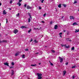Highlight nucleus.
<instances>
[{"instance_id": "8fccbe9b", "label": "nucleus", "mask_w": 79, "mask_h": 79, "mask_svg": "<svg viewBox=\"0 0 79 79\" xmlns=\"http://www.w3.org/2000/svg\"><path fill=\"white\" fill-rule=\"evenodd\" d=\"M63 32H66V30H64L63 31Z\"/></svg>"}, {"instance_id": "680f3d73", "label": "nucleus", "mask_w": 79, "mask_h": 79, "mask_svg": "<svg viewBox=\"0 0 79 79\" xmlns=\"http://www.w3.org/2000/svg\"><path fill=\"white\" fill-rule=\"evenodd\" d=\"M12 1H14V0H11Z\"/></svg>"}, {"instance_id": "de8ad7c7", "label": "nucleus", "mask_w": 79, "mask_h": 79, "mask_svg": "<svg viewBox=\"0 0 79 79\" xmlns=\"http://www.w3.org/2000/svg\"><path fill=\"white\" fill-rule=\"evenodd\" d=\"M77 3V2H76V1H74V3Z\"/></svg>"}, {"instance_id": "20e7f679", "label": "nucleus", "mask_w": 79, "mask_h": 79, "mask_svg": "<svg viewBox=\"0 0 79 79\" xmlns=\"http://www.w3.org/2000/svg\"><path fill=\"white\" fill-rule=\"evenodd\" d=\"M70 19L71 20H72V19H74V17H73V16H70Z\"/></svg>"}, {"instance_id": "603ef678", "label": "nucleus", "mask_w": 79, "mask_h": 79, "mask_svg": "<svg viewBox=\"0 0 79 79\" xmlns=\"http://www.w3.org/2000/svg\"><path fill=\"white\" fill-rule=\"evenodd\" d=\"M60 37H62V36L61 35H60Z\"/></svg>"}, {"instance_id": "f3484780", "label": "nucleus", "mask_w": 79, "mask_h": 79, "mask_svg": "<svg viewBox=\"0 0 79 79\" xmlns=\"http://www.w3.org/2000/svg\"><path fill=\"white\" fill-rule=\"evenodd\" d=\"M37 65L36 64H31V66H36Z\"/></svg>"}, {"instance_id": "dca6fc26", "label": "nucleus", "mask_w": 79, "mask_h": 79, "mask_svg": "<svg viewBox=\"0 0 79 79\" xmlns=\"http://www.w3.org/2000/svg\"><path fill=\"white\" fill-rule=\"evenodd\" d=\"M19 55V53H16L15 54V56H18V55Z\"/></svg>"}, {"instance_id": "cd10ccee", "label": "nucleus", "mask_w": 79, "mask_h": 79, "mask_svg": "<svg viewBox=\"0 0 79 79\" xmlns=\"http://www.w3.org/2000/svg\"><path fill=\"white\" fill-rule=\"evenodd\" d=\"M12 66H14V65H15L14 62H12Z\"/></svg>"}, {"instance_id": "ea45409f", "label": "nucleus", "mask_w": 79, "mask_h": 79, "mask_svg": "<svg viewBox=\"0 0 79 79\" xmlns=\"http://www.w3.org/2000/svg\"><path fill=\"white\" fill-rule=\"evenodd\" d=\"M25 51H28L29 50L28 49H27L25 50Z\"/></svg>"}, {"instance_id": "e433bc0d", "label": "nucleus", "mask_w": 79, "mask_h": 79, "mask_svg": "<svg viewBox=\"0 0 79 79\" xmlns=\"http://www.w3.org/2000/svg\"><path fill=\"white\" fill-rule=\"evenodd\" d=\"M45 16H46V14H44V17H45Z\"/></svg>"}, {"instance_id": "4be33fe9", "label": "nucleus", "mask_w": 79, "mask_h": 79, "mask_svg": "<svg viewBox=\"0 0 79 79\" xmlns=\"http://www.w3.org/2000/svg\"><path fill=\"white\" fill-rule=\"evenodd\" d=\"M67 41H70V38H67Z\"/></svg>"}, {"instance_id": "49530a36", "label": "nucleus", "mask_w": 79, "mask_h": 79, "mask_svg": "<svg viewBox=\"0 0 79 79\" xmlns=\"http://www.w3.org/2000/svg\"><path fill=\"white\" fill-rule=\"evenodd\" d=\"M61 34H62V32H60V33H59V35H61Z\"/></svg>"}, {"instance_id": "6ab92c4d", "label": "nucleus", "mask_w": 79, "mask_h": 79, "mask_svg": "<svg viewBox=\"0 0 79 79\" xmlns=\"http://www.w3.org/2000/svg\"><path fill=\"white\" fill-rule=\"evenodd\" d=\"M31 18H28V23H30L31 21Z\"/></svg>"}, {"instance_id": "f03ea898", "label": "nucleus", "mask_w": 79, "mask_h": 79, "mask_svg": "<svg viewBox=\"0 0 79 79\" xmlns=\"http://www.w3.org/2000/svg\"><path fill=\"white\" fill-rule=\"evenodd\" d=\"M18 32V31L16 29L14 30V33L16 34L17 32Z\"/></svg>"}, {"instance_id": "3c124183", "label": "nucleus", "mask_w": 79, "mask_h": 79, "mask_svg": "<svg viewBox=\"0 0 79 79\" xmlns=\"http://www.w3.org/2000/svg\"><path fill=\"white\" fill-rule=\"evenodd\" d=\"M2 5V3H0V6H1Z\"/></svg>"}, {"instance_id": "39448f33", "label": "nucleus", "mask_w": 79, "mask_h": 79, "mask_svg": "<svg viewBox=\"0 0 79 79\" xmlns=\"http://www.w3.org/2000/svg\"><path fill=\"white\" fill-rule=\"evenodd\" d=\"M37 74L38 77L41 76H42V74H41V73H37Z\"/></svg>"}, {"instance_id": "bf43d9fd", "label": "nucleus", "mask_w": 79, "mask_h": 79, "mask_svg": "<svg viewBox=\"0 0 79 79\" xmlns=\"http://www.w3.org/2000/svg\"><path fill=\"white\" fill-rule=\"evenodd\" d=\"M36 29H39V28H36Z\"/></svg>"}, {"instance_id": "58836bf2", "label": "nucleus", "mask_w": 79, "mask_h": 79, "mask_svg": "<svg viewBox=\"0 0 79 79\" xmlns=\"http://www.w3.org/2000/svg\"><path fill=\"white\" fill-rule=\"evenodd\" d=\"M52 22H50V24H52Z\"/></svg>"}, {"instance_id": "aec40b11", "label": "nucleus", "mask_w": 79, "mask_h": 79, "mask_svg": "<svg viewBox=\"0 0 79 79\" xmlns=\"http://www.w3.org/2000/svg\"><path fill=\"white\" fill-rule=\"evenodd\" d=\"M38 79H42V77L40 76V77H38Z\"/></svg>"}, {"instance_id": "052dcab7", "label": "nucleus", "mask_w": 79, "mask_h": 79, "mask_svg": "<svg viewBox=\"0 0 79 79\" xmlns=\"http://www.w3.org/2000/svg\"><path fill=\"white\" fill-rule=\"evenodd\" d=\"M10 10H11V9L10 8Z\"/></svg>"}, {"instance_id": "1a4fd4ad", "label": "nucleus", "mask_w": 79, "mask_h": 79, "mask_svg": "<svg viewBox=\"0 0 79 79\" xmlns=\"http://www.w3.org/2000/svg\"><path fill=\"white\" fill-rule=\"evenodd\" d=\"M57 27H58V26H57V25H55V26H54L55 29H57Z\"/></svg>"}, {"instance_id": "a19ab883", "label": "nucleus", "mask_w": 79, "mask_h": 79, "mask_svg": "<svg viewBox=\"0 0 79 79\" xmlns=\"http://www.w3.org/2000/svg\"><path fill=\"white\" fill-rule=\"evenodd\" d=\"M6 23H8V19H6Z\"/></svg>"}, {"instance_id": "9b49d317", "label": "nucleus", "mask_w": 79, "mask_h": 79, "mask_svg": "<svg viewBox=\"0 0 79 79\" xmlns=\"http://www.w3.org/2000/svg\"><path fill=\"white\" fill-rule=\"evenodd\" d=\"M3 15H6V12L5 10H4L3 11Z\"/></svg>"}, {"instance_id": "6e6552de", "label": "nucleus", "mask_w": 79, "mask_h": 79, "mask_svg": "<svg viewBox=\"0 0 79 79\" xmlns=\"http://www.w3.org/2000/svg\"><path fill=\"white\" fill-rule=\"evenodd\" d=\"M17 5H18L19 6H21V3H20V2H18L17 3Z\"/></svg>"}, {"instance_id": "72a5a7b5", "label": "nucleus", "mask_w": 79, "mask_h": 79, "mask_svg": "<svg viewBox=\"0 0 79 79\" xmlns=\"http://www.w3.org/2000/svg\"><path fill=\"white\" fill-rule=\"evenodd\" d=\"M39 10H41V7H40V6H39Z\"/></svg>"}, {"instance_id": "a18cd8bd", "label": "nucleus", "mask_w": 79, "mask_h": 79, "mask_svg": "<svg viewBox=\"0 0 79 79\" xmlns=\"http://www.w3.org/2000/svg\"><path fill=\"white\" fill-rule=\"evenodd\" d=\"M73 79H74V78H75V77H74V76H73Z\"/></svg>"}, {"instance_id": "a878e982", "label": "nucleus", "mask_w": 79, "mask_h": 79, "mask_svg": "<svg viewBox=\"0 0 79 79\" xmlns=\"http://www.w3.org/2000/svg\"><path fill=\"white\" fill-rule=\"evenodd\" d=\"M71 50H74V47H72L71 48Z\"/></svg>"}, {"instance_id": "37998d69", "label": "nucleus", "mask_w": 79, "mask_h": 79, "mask_svg": "<svg viewBox=\"0 0 79 79\" xmlns=\"http://www.w3.org/2000/svg\"><path fill=\"white\" fill-rule=\"evenodd\" d=\"M66 46V44H65L64 45V47H65V48L66 47V46Z\"/></svg>"}, {"instance_id": "393cba45", "label": "nucleus", "mask_w": 79, "mask_h": 79, "mask_svg": "<svg viewBox=\"0 0 79 79\" xmlns=\"http://www.w3.org/2000/svg\"><path fill=\"white\" fill-rule=\"evenodd\" d=\"M19 13L17 14L16 15V16H19Z\"/></svg>"}, {"instance_id": "c85d7f7f", "label": "nucleus", "mask_w": 79, "mask_h": 79, "mask_svg": "<svg viewBox=\"0 0 79 79\" xmlns=\"http://www.w3.org/2000/svg\"><path fill=\"white\" fill-rule=\"evenodd\" d=\"M40 1H41V3H44V0H40Z\"/></svg>"}, {"instance_id": "b1692460", "label": "nucleus", "mask_w": 79, "mask_h": 79, "mask_svg": "<svg viewBox=\"0 0 79 79\" xmlns=\"http://www.w3.org/2000/svg\"><path fill=\"white\" fill-rule=\"evenodd\" d=\"M34 42H35V43H37V41H36V40H34Z\"/></svg>"}, {"instance_id": "79ce46f5", "label": "nucleus", "mask_w": 79, "mask_h": 79, "mask_svg": "<svg viewBox=\"0 0 79 79\" xmlns=\"http://www.w3.org/2000/svg\"><path fill=\"white\" fill-rule=\"evenodd\" d=\"M41 22L43 23H45V22L44 21H42Z\"/></svg>"}, {"instance_id": "4d7b16f0", "label": "nucleus", "mask_w": 79, "mask_h": 79, "mask_svg": "<svg viewBox=\"0 0 79 79\" xmlns=\"http://www.w3.org/2000/svg\"><path fill=\"white\" fill-rule=\"evenodd\" d=\"M40 64H41V63H39V65Z\"/></svg>"}, {"instance_id": "ddd939ff", "label": "nucleus", "mask_w": 79, "mask_h": 79, "mask_svg": "<svg viewBox=\"0 0 79 79\" xmlns=\"http://www.w3.org/2000/svg\"><path fill=\"white\" fill-rule=\"evenodd\" d=\"M28 15L30 17L31 19H32V17H31V13H28Z\"/></svg>"}, {"instance_id": "5701e85b", "label": "nucleus", "mask_w": 79, "mask_h": 79, "mask_svg": "<svg viewBox=\"0 0 79 79\" xmlns=\"http://www.w3.org/2000/svg\"><path fill=\"white\" fill-rule=\"evenodd\" d=\"M22 58H25V55L24 54H23L22 55Z\"/></svg>"}, {"instance_id": "c9c22d12", "label": "nucleus", "mask_w": 79, "mask_h": 79, "mask_svg": "<svg viewBox=\"0 0 79 79\" xmlns=\"http://www.w3.org/2000/svg\"><path fill=\"white\" fill-rule=\"evenodd\" d=\"M50 64H51V66H53V64L52 63H50Z\"/></svg>"}, {"instance_id": "6e6d98bb", "label": "nucleus", "mask_w": 79, "mask_h": 79, "mask_svg": "<svg viewBox=\"0 0 79 79\" xmlns=\"http://www.w3.org/2000/svg\"><path fill=\"white\" fill-rule=\"evenodd\" d=\"M64 45H62V47H64Z\"/></svg>"}, {"instance_id": "e2e57ef3", "label": "nucleus", "mask_w": 79, "mask_h": 79, "mask_svg": "<svg viewBox=\"0 0 79 79\" xmlns=\"http://www.w3.org/2000/svg\"><path fill=\"white\" fill-rule=\"evenodd\" d=\"M62 18H63V17H62Z\"/></svg>"}, {"instance_id": "2f4dec72", "label": "nucleus", "mask_w": 79, "mask_h": 79, "mask_svg": "<svg viewBox=\"0 0 79 79\" xmlns=\"http://www.w3.org/2000/svg\"><path fill=\"white\" fill-rule=\"evenodd\" d=\"M63 6H64V7H66V5L65 4L63 5Z\"/></svg>"}, {"instance_id": "7ed1b4c3", "label": "nucleus", "mask_w": 79, "mask_h": 79, "mask_svg": "<svg viewBox=\"0 0 79 79\" xmlns=\"http://www.w3.org/2000/svg\"><path fill=\"white\" fill-rule=\"evenodd\" d=\"M4 65H5L6 66H9V64H8L7 62L4 63Z\"/></svg>"}, {"instance_id": "864d4df0", "label": "nucleus", "mask_w": 79, "mask_h": 79, "mask_svg": "<svg viewBox=\"0 0 79 79\" xmlns=\"http://www.w3.org/2000/svg\"><path fill=\"white\" fill-rule=\"evenodd\" d=\"M36 54H39V52L36 53Z\"/></svg>"}, {"instance_id": "473e14b6", "label": "nucleus", "mask_w": 79, "mask_h": 79, "mask_svg": "<svg viewBox=\"0 0 79 79\" xmlns=\"http://www.w3.org/2000/svg\"><path fill=\"white\" fill-rule=\"evenodd\" d=\"M26 6H27V5L26 4H25L24 5V7H26Z\"/></svg>"}, {"instance_id": "9d476101", "label": "nucleus", "mask_w": 79, "mask_h": 79, "mask_svg": "<svg viewBox=\"0 0 79 79\" xmlns=\"http://www.w3.org/2000/svg\"><path fill=\"white\" fill-rule=\"evenodd\" d=\"M27 9H31V7H30L29 6H27Z\"/></svg>"}, {"instance_id": "c756f323", "label": "nucleus", "mask_w": 79, "mask_h": 79, "mask_svg": "<svg viewBox=\"0 0 79 79\" xmlns=\"http://www.w3.org/2000/svg\"><path fill=\"white\" fill-rule=\"evenodd\" d=\"M51 52H52V53H55V51L54 50H51Z\"/></svg>"}, {"instance_id": "69168bd1", "label": "nucleus", "mask_w": 79, "mask_h": 79, "mask_svg": "<svg viewBox=\"0 0 79 79\" xmlns=\"http://www.w3.org/2000/svg\"><path fill=\"white\" fill-rule=\"evenodd\" d=\"M42 37H43V35H42Z\"/></svg>"}, {"instance_id": "0e129e2a", "label": "nucleus", "mask_w": 79, "mask_h": 79, "mask_svg": "<svg viewBox=\"0 0 79 79\" xmlns=\"http://www.w3.org/2000/svg\"><path fill=\"white\" fill-rule=\"evenodd\" d=\"M78 11L79 12V10H78Z\"/></svg>"}, {"instance_id": "412c9836", "label": "nucleus", "mask_w": 79, "mask_h": 79, "mask_svg": "<svg viewBox=\"0 0 79 79\" xmlns=\"http://www.w3.org/2000/svg\"><path fill=\"white\" fill-rule=\"evenodd\" d=\"M32 31V29H30L28 31V33H29L30 32H31Z\"/></svg>"}, {"instance_id": "bb28decb", "label": "nucleus", "mask_w": 79, "mask_h": 79, "mask_svg": "<svg viewBox=\"0 0 79 79\" xmlns=\"http://www.w3.org/2000/svg\"><path fill=\"white\" fill-rule=\"evenodd\" d=\"M66 48H69V46L68 45L66 47Z\"/></svg>"}, {"instance_id": "13d9d810", "label": "nucleus", "mask_w": 79, "mask_h": 79, "mask_svg": "<svg viewBox=\"0 0 79 79\" xmlns=\"http://www.w3.org/2000/svg\"><path fill=\"white\" fill-rule=\"evenodd\" d=\"M0 26H1V23H0Z\"/></svg>"}, {"instance_id": "4c0bfd02", "label": "nucleus", "mask_w": 79, "mask_h": 79, "mask_svg": "<svg viewBox=\"0 0 79 79\" xmlns=\"http://www.w3.org/2000/svg\"><path fill=\"white\" fill-rule=\"evenodd\" d=\"M12 1H10V4H11V3H12Z\"/></svg>"}, {"instance_id": "f8f14e48", "label": "nucleus", "mask_w": 79, "mask_h": 79, "mask_svg": "<svg viewBox=\"0 0 79 79\" xmlns=\"http://www.w3.org/2000/svg\"><path fill=\"white\" fill-rule=\"evenodd\" d=\"M21 28L22 29H23L24 28H27V27H26L25 26H22V27H21Z\"/></svg>"}, {"instance_id": "f704fd0d", "label": "nucleus", "mask_w": 79, "mask_h": 79, "mask_svg": "<svg viewBox=\"0 0 79 79\" xmlns=\"http://www.w3.org/2000/svg\"><path fill=\"white\" fill-rule=\"evenodd\" d=\"M22 0H19V2H22Z\"/></svg>"}, {"instance_id": "7c9ffc66", "label": "nucleus", "mask_w": 79, "mask_h": 79, "mask_svg": "<svg viewBox=\"0 0 79 79\" xmlns=\"http://www.w3.org/2000/svg\"><path fill=\"white\" fill-rule=\"evenodd\" d=\"M76 68V66H75V65H74L72 66V68Z\"/></svg>"}, {"instance_id": "5fc2aeb1", "label": "nucleus", "mask_w": 79, "mask_h": 79, "mask_svg": "<svg viewBox=\"0 0 79 79\" xmlns=\"http://www.w3.org/2000/svg\"><path fill=\"white\" fill-rule=\"evenodd\" d=\"M34 29H35V30H36V28H34Z\"/></svg>"}, {"instance_id": "f257e3e1", "label": "nucleus", "mask_w": 79, "mask_h": 79, "mask_svg": "<svg viewBox=\"0 0 79 79\" xmlns=\"http://www.w3.org/2000/svg\"><path fill=\"white\" fill-rule=\"evenodd\" d=\"M59 57L60 60V63H62V62H63V58H61L60 56H59Z\"/></svg>"}, {"instance_id": "09e8293b", "label": "nucleus", "mask_w": 79, "mask_h": 79, "mask_svg": "<svg viewBox=\"0 0 79 79\" xmlns=\"http://www.w3.org/2000/svg\"><path fill=\"white\" fill-rule=\"evenodd\" d=\"M32 39H31V40L30 41V42H32Z\"/></svg>"}, {"instance_id": "2eb2a0df", "label": "nucleus", "mask_w": 79, "mask_h": 79, "mask_svg": "<svg viewBox=\"0 0 79 79\" xmlns=\"http://www.w3.org/2000/svg\"><path fill=\"white\" fill-rule=\"evenodd\" d=\"M76 31H75V32H79V29L78 30H75Z\"/></svg>"}, {"instance_id": "4468645a", "label": "nucleus", "mask_w": 79, "mask_h": 79, "mask_svg": "<svg viewBox=\"0 0 79 79\" xmlns=\"http://www.w3.org/2000/svg\"><path fill=\"white\" fill-rule=\"evenodd\" d=\"M66 71H63V76H64L65 74H66Z\"/></svg>"}, {"instance_id": "a211bd4d", "label": "nucleus", "mask_w": 79, "mask_h": 79, "mask_svg": "<svg viewBox=\"0 0 79 79\" xmlns=\"http://www.w3.org/2000/svg\"><path fill=\"white\" fill-rule=\"evenodd\" d=\"M61 4H60L59 5H58V7H59V8H61Z\"/></svg>"}, {"instance_id": "c03bdc74", "label": "nucleus", "mask_w": 79, "mask_h": 79, "mask_svg": "<svg viewBox=\"0 0 79 79\" xmlns=\"http://www.w3.org/2000/svg\"><path fill=\"white\" fill-rule=\"evenodd\" d=\"M66 65H68V62L66 63L65 64Z\"/></svg>"}, {"instance_id": "0eeeda50", "label": "nucleus", "mask_w": 79, "mask_h": 79, "mask_svg": "<svg viewBox=\"0 0 79 79\" xmlns=\"http://www.w3.org/2000/svg\"><path fill=\"white\" fill-rule=\"evenodd\" d=\"M73 26H75V25H78V24L77 23L75 22L73 23Z\"/></svg>"}, {"instance_id": "423d86ee", "label": "nucleus", "mask_w": 79, "mask_h": 79, "mask_svg": "<svg viewBox=\"0 0 79 79\" xmlns=\"http://www.w3.org/2000/svg\"><path fill=\"white\" fill-rule=\"evenodd\" d=\"M11 76H13V74H14V71L13 70H12L11 71Z\"/></svg>"}]
</instances>
